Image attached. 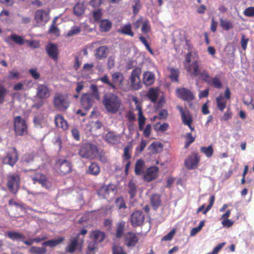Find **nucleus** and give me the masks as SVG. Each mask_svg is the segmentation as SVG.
Listing matches in <instances>:
<instances>
[{"mask_svg": "<svg viewBox=\"0 0 254 254\" xmlns=\"http://www.w3.org/2000/svg\"><path fill=\"white\" fill-rule=\"evenodd\" d=\"M112 81H110L107 74L104 75L100 78V80L104 84L107 85L109 89L115 90L118 88L124 91L125 85H124V76L120 71L114 72L111 74Z\"/></svg>", "mask_w": 254, "mask_h": 254, "instance_id": "1", "label": "nucleus"}, {"mask_svg": "<svg viewBox=\"0 0 254 254\" xmlns=\"http://www.w3.org/2000/svg\"><path fill=\"white\" fill-rule=\"evenodd\" d=\"M102 103L109 113L116 114L121 108L122 101L116 94L109 93L104 95Z\"/></svg>", "mask_w": 254, "mask_h": 254, "instance_id": "2", "label": "nucleus"}, {"mask_svg": "<svg viewBox=\"0 0 254 254\" xmlns=\"http://www.w3.org/2000/svg\"><path fill=\"white\" fill-rule=\"evenodd\" d=\"M92 93H84L80 98V104L81 107L86 111L90 109L93 106L94 98L97 100L100 99V94L96 85L92 84L90 87Z\"/></svg>", "mask_w": 254, "mask_h": 254, "instance_id": "3", "label": "nucleus"}, {"mask_svg": "<svg viewBox=\"0 0 254 254\" xmlns=\"http://www.w3.org/2000/svg\"><path fill=\"white\" fill-rule=\"evenodd\" d=\"M141 73V69L140 67H137L132 70L129 77L130 84L125 85L124 91H136L141 88L142 84L140 78Z\"/></svg>", "mask_w": 254, "mask_h": 254, "instance_id": "4", "label": "nucleus"}, {"mask_svg": "<svg viewBox=\"0 0 254 254\" xmlns=\"http://www.w3.org/2000/svg\"><path fill=\"white\" fill-rule=\"evenodd\" d=\"M53 103L55 108L57 110L64 112L69 108L70 101L66 95L56 93L53 98Z\"/></svg>", "mask_w": 254, "mask_h": 254, "instance_id": "5", "label": "nucleus"}, {"mask_svg": "<svg viewBox=\"0 0 254 254\" xmlns=\"http://www.w3.org/2000/svg\"><path fill=\"white\" fill-rule=\"evenodd\" d=\"M98 152L97 146L89 143L81 146L79 154L82 158L93 159L98 155Z\"/></svg>", "mask_w": 254, "mask_h": 254, "instance_id": "6", "label": "nucleus"}, {"mask_svg": "<svg viewBox=\"0 0 254 254\" xmlns=\"http://www.w3.org/2000/svg\"><path fill=\"white\" fill-rule=\"evenodd\" d=\"M20 184V176L18 174H9L7 177L6 186L9 191L16 194L19 188Z\"/></svg>", "mask_w": 254, "mask_h": 254, "instance_id": "7", "label": "nucleus"}, {"mask_svg": "<svg viewBox=\"0 0 254 254\" xmlns=\"http://www.w3.org/2000/svg\"><path fill=\"white\" fill-rule=\"evenodd\" d=\"M201 78L207 84L211 85L215 88L220 89L222 87V83L219 76L216 75L214 77L211 78L208 71L206 69L202 71Z\"/></svg>", "mask_w": 254, "mask_h": 254, "instance_id": "8", "label": "nucleus"}, {"mask_svg": "<svg viewBox=\"0 0 254 254\" xmlns=\"http://www.w3.org/2000/svg\"><path fill=\"white\" fill-rule=\"evenodd\" d=\"M14 129L16 135L22 136L28 132L26 122L20 116L14 118Z\"/></svg>", "mask_w": 254, "mask_h": 254, "instance_id": "9", "label": "nucleus"}, {"mask_svg": "<svg viewBox=\"0 0 254 254\" xmlns=\"http://www.w3.org/2000/svg\"><path fill=\"white\" fill-rule=\"evenodd\" d=\"M56 166L58 172L61 175H65L71 172L72 170V165L69 161L59 159L56 161Z\"/></svg>", "mask_w": 254, "mask_h": 254, "instance_id": "10", "label": "nucleus"}, {"mask_svg": "<svg viewBox=\"0 0 254 254\" xmlns=\"http://www.w3.org/2000/svg\"><path fill=\"white\" fill-rule=\"evenodd\" d=\"M200 158L196 152H192L185 160V165L188 170L196 169L198 165Z\"/></svg>", "mask_w": 254, "mask_h": 254, "instance_id": "11", "label": "nucleus"}, {"mask_svg": "<svg viewBox=\"0 0 254 254\" xmlns=\"http://www.w3.org/2000/svg\"><path fill=\"white\" fill-rule=\"evenodd\" d=\"M18 160L17 151L15 147H11L2 158L3 164L13 166Z\"/></svg>", "mask_w": 254, "mask_h": 254, "instance_id": "12", "label": "nucleus"}, {"mask_svg": "<svg viewBox=\"0 0 254 254\" xmlns=\"http://www.w3.org/2000/svg\"><path fill=\"white\" fill-rule=\"evenodd\" d=\"M130 223L134 227L142 225L145 220V216L141 210H136L130 215Z\"/></svg>", "mask_w": 254, "mask_h": 254, "instance_id": "13", "label": "nucleus"}, {"mask_svg": "<svg viewBox=\"0 0 254 254\" xmlns=\"http://www.w3.org/2000/svg\"><path fill=\"white\" fill-rule=\"evenodd\" d=\"M31 179L34 184H40L43 187L47 189L50 188L51 187L50 182L48 180L47 177L43 174L36 172L35 174L31 176Z\"/></svg>", "mask_w": 254, "mask_h": 254, "instance_id": "14", "label": "nucleus"}, {"mask_svg": "<svg viewBox=\"0 0 254 254\" xmlns=\"http://www.w3.org/2000/svg\"><path fill=\"white\" fill-rule=\"evenodd\" d=\"M139 238L136 234L132 232H128L125 234L124 242L125 245L128 248H132L138 243Z\"/></svg>", "mask_w": 254, "mask_h": 254, "instance_id": "15", "label": "nucleus"}, {"mask_svg": "<svg viewBox=\"0 0 254 254\" xmlns=\"http://www.w3.org/2000/svg\"><path fill=\"white\" fill-rule=\"evenodd\" d=\"M177 96L186 101H190L194 99L193 94L189 89L185 87L179 88L176 90Z\"/></svg>", "mask_w": 254, "mask_h": 254, "instance_id": "16", "label": "nucleus"}, {"mask_svg": "<svg viewBox=\"0 0 254 254\" xmlns=\"http://www.w3.org/2000/svg\"><path fill=\"white\" fill-rule=\"evenodd\" d=\"M186 69L191 77H195L199 76L201 78V74L202 71H200L199 62L197 60H195L190 64L188 65Z\"/></svg>", "mask_w": 254, "mask_h": 254, "instance_id": "17", "label": "nucleus"}, {"mask_svg": "<svg viewBox=\"0 0 254 254\" xmlns=\"http://www.w3.org/2000/svg\"><path fill=\"white\" fill-rule=\"evenodd\" d=\"M159 168L156 166H151L148 168L143 176L144 180L150 182L158 177Z\"/></svg>", "mask_w": 254, "mask_h": 254, "instance_id": "18", "label": "nucleus"}, {"mask_svg": "<svg viewBox=\"0 0 254 254\" xmlns=\"http://www.w3.org/2000/svg\"><path fill=\"white\" fill-rule=\"evenodd\" d=\"M49 14L44 9H39L35 12V20L39 24L44 25L49 20Z\"/></svg>", "mask_w": 254, "mask_h": 254, "instance_id": "19", "label": "nucleus"}, {"mask_svg": "<svg viewBox=\"0 0 254 254\" xmlns=\"http://www.w3.org/2000/svg\"><path fill=\"white\" fill-rule=\"evenodd\" d=\"M45 49L49 57L54 61H57L59 54L57 45L56 44L49 43L46 45Z\"/></svg>", "mask_w": 254, "mask_h": 254, "instance_id": "20", "label": "nucleus"}, {"mask_svg": "<svg viewBox=\"0 0 254 254\" xmlns=\"http://www.w3.org/2000/svg\"><path fill=\"white\" fill-rule=\"evenodd\" d=\"M177 109L179 111L181 115V119L183 123L186 126H190L192 123V118L189 112L187 110L185 111L183 108L180 106H177Z\"/></svg>", "mask_w": 254, "mask_h": 254, "instance_id": "21", "label": "nucleus"}, {"mask_svg": "<svg viewBox=\"0 0 254 254\" xmlns=\"http://www.w3.org/2000/svg\"><path fill=\"white\" fill-rule=\"evenodd\" d=\"M6 236L13 241H21L24 243L26 240L25 236L22 233L8 231L6 232Z\"/></svg>", "mask_w": 254, "mask_h": 254, "instance_id": "22", "label": "nucleus"}, {"mask_svg": "<svg viewBox=\"0 0 254 254\" xmlns=\"http://www.w3.org/2000/svg\"><path fill=\"white\" fill-rule=\"evenodd\" d=\"M36 95L41 99H46L50 96V91L48 87L44 84L39 85L37 88Z\"/></svg>", "mask_w": 254, "mask_h": 254, "instance_id": "23", "label": "nucleus"}, {"mask_svg": "<svg viewBox=\"0 0 254 254\" xmlns=\"http://www.w3.org/2000/svg\"><path fill=\"white\" fill-rule=\"evenodd\" d=\"M54 121L57 127H60L64 130L68 129L69 127L68 124L62 115L60 114L56 115L55 117Z\"/></svg>", "mask_w": 254, "mask_h": 254, "instance_id": "24", "label": "nucleus"}, {"mask_svg": "<svg viewBox=\"0 0 254 254\" xmlns=\"http://www.w3.org/2000/svg\"><path fill=\"white\" fill-rule=\"evenodd\" d=\"M159 95V88L158 87H151L149 89L146 97L152 103H156Z\"/></svg>", "mask_w": 254, "mask_h": 254, "instance_id": "25", "label": "nucleus"}, {"mask_svg": "<svg viewBox=\"0 0 254 254\" xmlns=\"http://www.w3.org/2000/svg\"><path fill=\"white\" fill-rule=\"evenodd\" d=\"M155 74L151 71H145L143 74V82L146 86L152 85L155 82Z\"/></svg>", "mask_w": 254, "mask_h": 254, "instance_id": "26", "label": "nucleus"}, {"mask_svg": "<svg viewBox=\"0 0 254 254\" xmlns=\"http://www.w3.org/2000/svg\"><path fill=\"white\" fill-rule=\"evenodd\" d=\"M90 238L97 243H101L105 238V234L100 230L92 231L90 233Z\"/></svg>", "mask_w": 254, "mask_h": 254, "instance_id": "27", "label": "nucleus"}, {"mask_svg": "<svg viewBox=\"0 0 254 254\" xmlns=\"http://www.w3.org/2000/svg\"><path fill=\"white\" fill-rule=\"evenodd\" d=\"M117 32L130 37H133L134 35V32L131 29V24L129 23L121 26L120 28L117 30Z\"/></svg>", "mask_w": 254, "mask_h": 254, "instance_id": "28", "label": "nucleus"}, {"mask_svg": "<svg viewBox=\"0 0 254 254\" xmlns=\"http://www.w3.org/2000/svg\"><path fill=\"white\" fill-rule=\"evenodd\" d=\"M108 48L106 46H100L96 50V58L99 60L106 58L108 55Z\"/></svg>", "mask_w": 254, "mask_h": 254, "instance_id": "29", "label": "nucleus"}, {"mask_svg": "<svg viewBox=\"0 0 254 254\" xmlns=\"http://www.w3.org/2000/svg\"><path fill=\"white\" fill-rule=\"evenodd\" d=\"M161 196L158 194H153L150 197V203L154 210H157L161 205Z\"/></svg>", "mask_w": 254, "mask_h": 254, "instance_id": "30", "label": "nucleus"}, {"mask_svg": "<svg viewBox=\"0 0 254 254\" xmlns=\"http://www.w3.org/2000/svg\"><path fill=\"white\" fill-rule=\"evenodd\" d=\"M215 201V196L212 195L210 198L209 204L207 206V207L204 209L205 207V204H203L201 205L199 207H198L196 210V213H198L202 211V213L203 214H206L207 212L209 211L211 208L212 207Z\"/></svg>", "mask_w": 254, "mask_h": 254, "instance_id": "31", "label": "nucleus"}, {"mask_svg": "<svg viewBox=\"0 0 254 254\" xmlns=\"http://www.w3.org/2000/svg\"><path fill=\"white\" fill-rule=\"evenodd\" d=\"M79 243H80V242L78 240V237L73 238L71 240L68 246L66 247L65 251L70 254L74 253Z\"/></svg>", "mask_w": 254, "mask_h": 254, "instance_id": "32", "label": "nucleus"}, {"mask_svg": "<svg viewBox=\"0 0 254 254\" xmlns=\"http://www.w3.org/2000/svg\"><path fill=\"white\" fill-rule=\"evenodd\" d=\"M112 26V23L108 19H102L100 22L99 28L101 32H107L109 31Z\"/></svg>", "mask_w": 254, "mask_h": 254, "instance_id": "33", "label": "nucleus"}, {"mask_svg": "<svg viewBox=\"0 0 254 254\" xmlns=\"http://www.w3.org/2000/svg\"><path fill=\"white\" fill-rule=\"evenodd\" d=\"M125 229V222L124 221L119 222L116 229V237L118 239L122 238L124 235Z\"/></svg>", "mask_w": 254, "mask_h": 254, "instance_id": "34", "label": "nucleus"}, {"mask_svg": "<svg viewBox=\"0 0 254 254\" xmlns=\"http://www.w3.org/2000/svg\"><path fill=\"white\" fill-rule=\"evenodd\" d=\"M100 172V168L99 165L96 163L91 162L88 167L87 173L90 175L97 176Z\"/></svg>", "mask_w": 254, "mask_h": 254, "instance_id": "35", "label": "nucleus"}, {"mask_svg": "<svg viewBox=\"0 0 254 254\" xmlns=\"http://www.w3.org/2000/svg\"><path fill=\"white\" fill-rule=\"evenodd\" d=\"M97 192L99 196L107 198L109 195V186L103 185L100 189L97 190Z\"/></svg>", "mask_w": 254, "mask_h": 254, "instance_id": "36", "label": "nucleus"}, {"mask_svg": "<svg viewBox=\"0 0 254 254\" xmlns=\"http://www.w3.org/2000/svg\"><path fill=\"white\" fill-rule=\"evenodd\" d=\"M9 40H11L15 43L19 45H23L25 43L23 38L21 36L17 35L16 34H11L6 38L5 41L8 43L9 42Z\"/></svg>", "mask_w": 254, "mask_h": 254, "instance_id": "37", "label": "nucleus"}, {"mask_svg": "<svg viewBox=\"0 0 254 254\" xmlns=\"http://www.w3.org/2000/svg\"><path fill=\"white\" fill-rule=\"evenodd\" d=\"M57 19L58 17H56L53 19L52 24L48 30V33L49 34H54L58 36L60 35V30L56 25Z\"/></svg>", "mask_w": 254, "mask_h": 254, "instance_id": "38", "label": "nucleus"}, {"mask_svg": "<svg viewBox=\"0 0 254 254\" xmlns=\"http://www.w3.org/2000/svg\"><path fill=\"white\" fill-rule=\"evenodd\" d=\"M144 167V162L142 159L138 160L135 164L134 172L137 175L142 174Z\"/></svg>", "mask_w": 254, "mask_h": 254, "instance_id": "39", "label": "nucleus"}, {"mask_svg": "<svg viewBox=\"0 0 254 254\" xmlns=\"http://www.w3.org/2000/svg\"><path fill=\"white\" fill-rule=\"evenodd\" d=\"M128 192L129 194V198L130 199H132L135 196L137 192L136 186L132 181H130L129 182L128 184Z\"/></svg>", "mask_w": 254, "mask_h": 254, "instance_id": "40", "label": "nucleus"}, {"mask_svg": "<svg viewBox=\"0 0 254 254\" xmlns=\"http://www.w3.org/2000/svg\"><path fill=\"white\" fill-rule=\"evenodd\" d=\"M170 74L169 77L172 82H178L180 70L178 68L171 67L169 68Z\"/></svg>", "mask_w": 254, "mask_h": 254, "instance_id": "41", "label": "nucleus"}, {"mask_svg": "<svg viewBox=\"0 0 254 254\" xmlns=\"http://www.w3.org/2000/svg\"><path fill=\"white\" fill-rule=\"evenodd\" d=\"M84 4L80 2L77 3L73 7V13L76 16L81 15L84 12Z\"/></svg>", "mask_w": 254, "mask_h": 254, "instance_id": "42", "label": "nucleus"}, {"mask_svg": "<svg viewBox=\"0 0 254 254\" xmlns=\"http://www.w3.org/2000/svg\"><path fill=\"white\" fill-rule=\"evenodd\" d=\"M217 108L221 112L223 111L226 106V101H224L222 95H220L216 99Z\"/></svg>", "mask_w": 254, "mask_h": 254, "instance_id": "43", "label": "nucleus"}, {"mask_svg": "<svg viewBox=\"0 0 254 254\" xmlns=\"http://www.w3.org/2000/svg\"><path fill=\"white\" fill-rule=\"evenodd\" d=\"M64 240L63 237L59 238L56 240H51L44 242L42 245L44 246H48L50 247H54L61 244Z\"/></svg>", "mask_w": 254, "mask_h": 254, "instance_id": "44", "label": "nucleus"}, {"mask_svg": "<svg viewBox=\"0 0 254 254\" xmlns=\"http://www.w3.org/2000/svg\"><path fill=\"white\" fill-rule=\"evenodd\" d=\"M47 238L48 237L46 235H43L42 237L30 239L28 240H26L25 242H24V244L27 246H31L34 243V242L39 243L41 241L47 239Z\"/></svg>", "mask_w": 254, "mask_h": 254, "instance_id": "45", "label": "nucleus"}, {"mask_svg": "<svg viewBox=\"0 0 254 254\" xmlns=\"http://www.w3.org/2000/svg\"><path fill=\"white\" fill-rule=\"evenodd\" d=\"M201 153H204L208 158L211 157L214 153V150L212 145L207 147H201L200 148Z\"/></svg>", "mask_w": 254, "mask_h": 254, "instance_id": "46", "label": "nucleus"}, {"mask_svg": "<svg viewBox=\"0 0 254 254\" xmlns=\"http://www.w3.org/2000/svg\"><path fill=\"white\" fill-rule=\"evenodd\" d=\"M106 140L109 143L115 144L118 141V137L114 132L110 131L106 135Z\"/></svg>", "mask_w": 254, "mask_h": 254, "instance_id": "47", "label": "nucleus"}, {"mask_svg": "<svg viewBox=\"0 0 254 254\" xmlns=\"http://www.w3.org/2000/svg\"><path fill=\"white\" fill-rule=\"evenodd\" d=\"M29 252L33 254H45L46 249L44 247L32 246L30 248Z\"/></svg>", "mask_w": 254, "mask_h": 254, "instance_id": "48", "label": "nucleus"}, {"mask_svg": "<svg viewBox=\"0 0 254 254\" xmlns=\"http://www.w3.org/2000/svg\"><path fill=\"white\" fill-rule=\"evenodd\" d=\"M97 243L94 241H90L87 246L86 254H95V250L97 248Z\"/></svg>", "mask_w": 254, "mask_h": 254, "instance_id": "49", "label": "nucleus"}, {"mask_svg": "<svg viewBox=\"0 0 254 254\" xmlns=\"http://www.w3.org/2000/svg\"><path fill=\"white\" fill-rule=\"evenodd\" d=\"M220 26L224 30H229L233 28L234 26L232 23L227 20H223L222 19H220Z\"/></svg>", "mask_w": 254, "mask_h": 254, "instance_id": "50", "label": "nucleus"}, {"mask_svg": "<svg viewBox=\"0 0 254 254\" xmlns=\"http://www.w3.org/2000/svg\"><path fill=\"white\" fill-rule=\"evenodd\" d=\"M141 30L143 33H148L150 31L151 26L148 19H146L143 21Z\"/></svg>", "mask_w": 254, "mask_h": 254, "instance_id": "51", "label": "nucleus"}, {"mask_svg": "<svg viewBox=\"0 0 254 254\" xmlns=\"http://www.w3.org/2000/svg\"><path fill=\"white\" fill-rule=\"evenodd\" d=\"M138 121L139 130L142 131L146 122V118L143 116V113L140 112L139 115L138 116Z\"/></svg>", "mask_w": 254, "mask_h": 254, "instance_id": "52", "label": "nucleus"}, {"mask_svg": "<svg viewBox=\"0 0 254 254\" xmlns=\"http://www.w3.org/2000/svg\"><path fill=\"white\" fill-rule=\"evenodd\" d=\"M113 254H127L123 248L118 245H114L112 247Z\"/></svg>", "mask_w": 254, "mask_h": 254, "instance_id": "53", "label": "nucleus"}, {"mask_svg": "<svg viewBox=\"0 0 254 254\" xmlns=\"http://www.w3.org/2000/svg\"><path fill=\"white\" fill-rule=\"evenodd\" d=\"M116 206L119 209H126L127 205L123 197L117 198L115 201Z\"/></svg>", "mask_w": 254, "mask_h": 254, "instance_id": "54", "label": "nucleus"}, {"mask_svg": "<svg viewBox=\"0 0 254 254\" xmlns=\"http://www.w3.org/2000/svg\"><path fill=\"white\" fill-rule=\"evenodd\" d=\"M186 138L185 148H187L191 143L194 141L195 137L192 136L191 132H189L186 134Z\"/></svg>", "mask_w": 254, "mask_h": 254, "instance_id": "55", "label": "nucleus"}, {"mask_svg": "<svg viewBox=\"0 0 254 254\" xmlns=\"http://www.w3.org/2000/svg\"><path fill=\"white\" fill-rule=\"evenodd\" d=\"M132 147L131 145H127L124 149V154L123 157L125 159L128 160L131 158L130 154V151L131 150Z\"/></svg>", "mask_w": 254, "mask_h": 254, "instance_id": "56", "label": "nucleus"}, {"mask_svg": "<svg viewBox=\"0 0 254 254\" xmlns=\"http://www.w3.org/2000/svg\"><path fill=\"white\" fill-rule=\"evenodd\" d=\"M139 40L142 43V44L145 46L146 49L148 50V51L149 52L150 54L151 55H154V52L152 49L151 48L150 46L148 44L146 39L143 36H140L139 37Z\"/></svg>", "mask_w": 254, "mask_h": 254, "instance_id": "57", "label": "nucleus"}, {"mask_svg": "<svg viewBox=\"0 0 254 254\" xmlns=\"http://www.w3.org/2000/svg\"><path fill=\"white\" fill-rule=\"evenodd\" d=\"M134 4L132 5V11L133 14L136 15L140 9L141 5L139 0H134Z\"/></svg>", "mask_w": 254, "mask_h": 254, "instance_id": "58", "label": "nucleus"}, {"mask_svg": "<svg viewBox=\"0 0 254 254\" xmlns=\"http://www.w3.org/2000/svg\"><path fill=\"white\" fill-rule=\"evenodd\" d=\"M87 233V230L85 228L82 229L80 232L77 234L75 237H78V240L80 241V243H83L84 241V236Z\"/></svg>", "mask_w": 254, "mask_h": 254, "instance_id": "59", "label": "nucleus"}, {"mask_svg": "<svg viewBox=\"0 0 254 254\" xmlns=\"http://www.w3.org/2000/svg\"><path fill=\"white\" fill-rule=\"evenodd\" d=\"M232 112L231 111V109L230 108H228L227 110V111L224 113L223 116L220 118V120L222 121H228L229 120L231 119L232 117Z\"/></svg>", "mask_w": 254, "mask_h": 254, "instance_id": "60", "label": "nucleus"}, {"mask_svg": "<svg viewBox=\"0 0 254 254\" xmlns=\"http://www.w3.org/2000/svg\"><path fill=\"white\" fill-rule=\"evenodd\" d=\"M81 31V28L79 27L73 26L71 29L68 31L67 35L68 36H71L74 35L78 34Z\"/></svg>", "mask_w": 254, "mask_h": 254, "instance_id": "61", "label": "nucleus"}, {"mask_svg": "<svg viewBox=\"0 0 254 254\" xmlns=\"http://www.w3.org/2000/svg\"><path fill=\"white\" fill-rule=\"evenodd\" d=\"M244 14L248 17H254V7H249L246 8L244 12Z\"/></svg>", "mask_w": 254, "mask_h": 254, "instance_id": "62", "label": "nucleus"}, {"mask_svg": "<svg viewBox=\"0 0 254 254\" xmlns=\"http://www.w3.org/2000/svg\"><path fill=\"white\" fill-rule=\"evenodd\" d=\"M7 92V90L0 83V104H2L4 100V96Z\"/></svg>", "mask_w": 254, "mask_h": 254, "instance_id": "63", "label": "nucleus"}, {"mask_svg": "<svg viewBox=\"0 0 254 254\" xmlns=\"http://www.w3.org/2000/svg\"><path fill=\"white\" fill-rule=\"evenodd\" d=\"M29 72L34 79L36 80L40 78V75L37 68H31L29 69Z\"/></svg>", "mask_w": 254, "mask_h": 254, "instance_id": "64", "label": "nucleus"}]
</instances>
